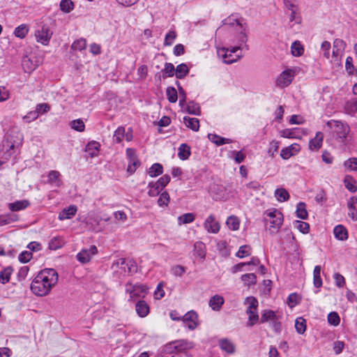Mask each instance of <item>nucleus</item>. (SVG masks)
I'll list each match as a JSON object with an SVG mask.
<instances>
[{"label": "nucleus", "instance_id": "f257e3e1", "mask_svg": "<svg viewBox=\"0 0 357 357\" xmlns=\"http://www.w3.org/2000/svg\"><path fill=\"white\" fill-rule=\"evenodd\" d=\"M59 275L53 268L41 270L33 278L31 283V290L38 296H45L50 294L51 290L57 284Z\"/></svg>", "mask_w": 357, "mask_h": 357}, {"label": "nucleus", "instance_id": "f03ea898", "mask_svg": "<svg viewBox=\"0 0 357 357\" xmlns=\"http://www.w3.org/2000/svg\"><path fill=\"white\" fill-rule=\"evenodd\" d=\"M264 220L266 225H269L267 227L268 231L271 234H275L278 232L282 225L283 214L276 208L268 209L264 213Z\"/></svg>", "mask_w": 357, "mask_h": 357}, {"label": "nucleus", "instance_id": "7ed1b4c3", "mask_svg": "<svg viewBox=\"0 0 357 357\" xmlns=\"http://www.w3.org/2000/svg\"><path fill=\"white\" fill-rule=\"evenodd\" d=\"M239 50V46L234 45L229 47H217V54L223 63L231 64L238 61L243 56V52Z\"/></svg>", "mask_w": 357, "mask_h": 357}, {"label": "nucleus", "instance_id": "20e7f679", "mask_svg": "<svg viewBox=\"0 0 357 357\" xmlns=\"http://www.w3.org/2000/svg\"><path fill=\"white\" fill-rule=\"evenodd\" d=\"M22 141L23 135L17 130L13 129L6 133L3 141V147L6 149L8 156H10L15 149L22 145Z\"/></svg>", "mask_w": 357, "mask_h": 357}, {"label": "nucleus", "instance_id": "39448f33", "mask_svg": "<svg viewBox=\"0 0 357 357\" xmlns=\"http://www.w3.org/2000/svg\"><path fill=\"white\" fill-rule=\"evenodd\" d=\"M327 126L333 130V136L340 143L345 144L347 137L350 131L347 124L339 121L332 120L327 123Z\"/></svg>", "mask_w": 357, "mask_h": 357}, {"label": "nucleus", "instance_id": "423d86ee", "mask_svg": "<svg viewBox=\"0 0 357 357\" xmlns=\"http://www.w3.org/2000/svg\"><path fill=\"white\" fill-rule=\"evenodd\" d=\"M112 268L119 272L121 275H125L126 273L129 274L136 272L137 266L132 260L121 258L113 263Z\"/></svg>", "mask_w": 357, "mask_h": 357}, {"label": "nucleus", "instance_id": "0eeeda50", "mask_svg": "<svg viewBox=\"0 0 357 357\" xmlns=\"http://www.w3.org/2000/svg\"><path fill=\"white\" fill-rule=\"evenodd\" d=\"M248 307L246 310V314L248 315V326H252L259 321V315L257 312L258 301L253 296L247 297L245 299Z\"/></svg>", "mask_w": 357, "mask_h": 357}, {"label": "nucleus", "instance_id": "6e6552de", "mask_svg": "<svg viewBox=\"0 0 357 357\" xmlns=\"http://www.w3.org/2000/svg\"><path fill=\"white\" fill-rule=\"evenodd\" d=\"M208 192L215 200H226L229 197L230 190L225 185L213 183L210 185Z\"/></svg>", "mask_w": 357, "mask_h": 357}, {"label": "nucleus", "instance_id": "1a4fd4ad", "mask_svg": "<svg viewBox=\"0 0 357 357\" xmlns=\"http://www.w3.org/2000/svg\"><path fill=\"white\" fill-rule=\"evenodd\" d=\"M147 287L143 284L128 282L126 284V291L129 294L130 299L144 298L147 294Z\"/></svg>", "mask_w": 357, "mask_h": 357}, {"label": "nucleus", "instance_id": "9d476101", "mask_svg": "<svg viewBox=\"0 0 357 357\" xmlns=\"http://www.w3.org/2000/svg\"><path fill=\"white\" fill-rule=\"evenodd\" d=\"M247 29L248 26H245L242 29L236 30V33L234 35V38L232 39V43L234 44V46H239V50L242 52L243 50H249V46L247 45L248 38L245 32Z\"/></svg>", "mask_w": 357, "mask_h": 357}, {"label": "nucleus", "instance_id": "9b49d317", "mask_svg": "<svg viewBox=\"0 0 357 357\" xmlns=\"http://www.w3.org/2000/svg\"><path fill=\"white\" fill-rule=\"evenodd\" d=\"M294 77V73L291 69L284 70L277 77L275 83L276 86L280 88H285L288 86Z\"/></svg>", "mask_w": 357, "mask_h": 357}, {"label": "nucleus", "instance_id": "f8f14e48", "mask_svg": "<svg viewBox=\"0 0 357 357\" xmlns=\"http://www.w3.org/2000/svg\"><path fill=\"white\" fill-rule=\"evenodd\" d=\"M98 253L96 245H91L89 248H84L77 253V259L82 264L88 263L93 255Z\"/></svg>", "mask_w": 357, "mask_h": 357}, {"label": "nucleus", "instance_id": "ddd939ff", "mask_svg": "<svg viewBox=\"0 0 357 357\" xmlns=\"http://www.w3.org/2000/svg\"><path fill=\"white\" fill-rule=\"evenodd\" d=\"M185 326L190 330H194L198 326V315L194 311L187 312L182 318Z\"/></svg>", "mask_w": 357, "mask_h": 357}, {"label": "nucleus", "instance_id": "4468645a", "mask_svg": "<svg viewBox=\"0 0 357 357\" xmlns=\"http://www.w3.org/2000/svg\"><path fill=\"white\" fill-rule=\"evenodd\" d=\"M126 155L129 159L128 172L130 173H134L137 167L139 165V162L137 158L135 150L133 149L128 148L126 149Z\"/></svg>", "mask_w": 357, "mask_h": 357}, {"label": "nucleus", "instance_id": "2eb2a0df", "mask_svg": "<svg viewBox=\"0 0 357 357\" xmlns=\"http://www.w3.org/2000/svg\"><path fill=\"white\" fill-rule=\"evenodd\" d=\"M220 227L218 221H217L212 215L207 218L204 222V228L209 233H218L220 230Z\"/></svg>", "mask_w": 357, "mask_h": 357}, {"label": "nucleus", "instance_id": "dca6fc26", "mask_svg": "<svg viewBox=\"0 0 357 357\" xmlns=\"http://www.w3.org/2000/svg\"><path fill=\"white\" fill-rule=\"evenodd\" d=\"M77 211V207L75 205H70L63 208L59 213L58 218L59 220H69L73 218Z\"/></svg>", "mask_w": 357, "mask_h": 357}, {"label": "nucleus", "instance_id": "f3484780", "mask_svg": "<svg viewBox=\"0 0 357 357\" xmlns=\"http://www.w3.org/2000/svg\"><path fill=\"white\" fill-rule=\"evenodd\" d=\"M222 22L223 26H229L233 27L235 31L247 26L245 23L243 24L241 20H238L234 15L229 16V17L225 19Z\"/></svg>", "mask_w": 357, "mask_h": 357}, {"label": "nucleus", "instance_id": "a211bd4d", "mask_svg": "<svg viewBox=\"0 0 357 357\" xmlns=\"http://www.w3.org/2000/svg\"><path fill=\"white\" fill-rule=\"evenodd\" d=\"M348 215L353 221H357V197H351L347 201Z\"/></svg>", "mask_w": 357, "mask_h": 357}, {"label": "nucleus", "instance_id": "6ab92c4d", "mask_svg": "<svg viewBox=\"0 0 357 357\" xmlns=\"http://www.w3.org/2000/svg\"><path fill=\"white\" fill-rule=\"evenodd\" d=\"M220 349L228 354H232L235 352V345L231 340L228 338H222L219 340Z\"/></svg>", "mask_w": 357, "mask_h": 357}, {"label": "nucleus", "instance_id": "aec40b11", "mask_svg": "<svg viewBox=\"0 0 357 357\" xmlns=\"http://www.w3.org/2000/svg\"><path fill=\"white\" fill-rule=\"evenodd\" d=\"M324 134L321 132H317L315 137L309 142V149L311 151L319 150L322 145Z\"/></svg>", "mask_w": 357, "mask_h": 357}, {"label": "nucleus", "instance_id": "412c9836", "mask_svg": "<svg viewBox=\"0 0 357 357\" xmlns=\"http://www.w3.org/2000/svg\"><path fill=\"white\" fill-rule=\"evenodd\" d=\"M52 33L50 32L47 28L43 27L40 31H38L36 33V39L38 43H40L43 45H47L50 38Z\"/></svg>", "mask_w": 357, "mask_h": 357}, {"label": "nucleus", "instance_id": "4be33fe9", "mask_svg": "<svg viewBox=\"0 0 357 357\" xmlns=\"http://www.w3.org/2000/svg\"><path fill=\"white\" fill-rule=\"evenodd\" d=\"M175 354L176 355L185 354L184 351L192 347V344L185 340H175Z\"/></svg>", "mask_w": 357, "mask_h": 357}, {"label": "nucleus", "instance_id": "5701e85b", "mask_svg": "<svg viewBox=\"0 0 357 357\" xmlns=\"http://www.w3.org/2000/svg\"><path fill=\"white\" fill-rule=\"evenodd\" d=\"M100 147V143L96 141H91L86 146L85 151L91 158H93L98 155Z\"/></svg>", "mask_w": 357, "mask_h": 357}, {"label": "nucleus", "instance_id": "b1692460", "mask_svg": "<svg viewBox=\"0 0 357 357\" xmlns=\"http://www.w3.org/2000/svg\"><path fill=\"white\" fill-rule=\"evenodd\" d=\"M135 310L140 317H145L149 313V306L144 301H139L135 305Z\"/></svg>", "mask_w": 357, "mask_h": 357}, {"label": "nucleus", "instance_id": "393cba45", "mask_svg": "<svg viewBox=\"0 0 357 357\" xmlns=\"http://www.w3.org/2000/svg\"><path fill=\"white\" fill-rule=\"evenodd\" d=\"M333 234L335 237L340 241H345L348 238L347 230L342 225H338L334 227Z\"/></svg>", "mask_w": 357, "mask_h": 357}, {"label": "nucleus", "instance_id": "a878e982", "mask_svg": "<svg viewBox=\"0 0 357 357\" xmlns=\"http://www.w3.org/2000/svg\"><path fill=\"white\" fill-rule=\"evenodd\" d=\"M290 28H293L295 24H301L302 22V17L299 8L290 10L289 14Z\"/></svg>", "mask_w": 357, "mask_h": 357}, {"label": "nucleus", "instance_id": "bb28decb", "mask_svg": "<svg viewBox=\"0 0 357 357\" xmlns=\"http://www.w3.org/2000/svg\"><path fill=\"white\" fill-rule=\"evenodd\" d=\"M29 202L28 200L24 199L10 203L8 204V207L11 211H18L25 209L29 206Z\"/></svg>", "mask_w": 357, "mask_h": 357}, {"label": "nucleus", "instance_id": "cd10ccee", "mask_svg": "<svg viewBox=\"0 0 357 357\" xmlns=\"http://www.w3.org/2000/svg\"><path fill=\"white\" fill-rule=\"evenodd\" d=\"M278 317L275 312L271 310H264L261 312L260 322L266 323V322H273L275 319H277Z\"/></svg>", "mask_w": 357, "mask_h": 357}, {"label": "nucleus", "instance_id": "c85d7f7f", "mask_svg": "<svg viewBox=\"0 0 357 357\" xmlns=\"http://www.w3.org/2000/svg\"><path fill=\"white\" fill-rule=\"evenodd\" d=\"M183 122L186 127L192 129L194 131H197L199 128V121L195 117L185 116Z\"/></svg>", "mask_w": 357, "mask_h": 357}, {"label": "nucleus", "instance_id": "c756f323", "mask_svg": "<svg viewBox=\"0 0 357 357\" xmlns=\"http://www.w3.org/2000/svg\"><path fill=\"white\" fill-rule=\"evenodd\" d=\"M224 303V299L222 296L215 295L209 301V306L214 311H218Z\"/></svg>", "mask_w": 357, "mask_h": 357}, {"label": "nucleus", "instance_id": "7c9ffc66", "mask_svg": "<svg viewBox=\"0 0 357 357\" xmlns=\"http://www.w3.org/2000/svg\"><path fill=\"white\" fill-rule=\"evenodd\" d=\"M208 137L211 142H213L218 146H220L225 144H229L232 142V140L231 139L225 138L215 134H208Z\"/></svg>", "mask_w": 357, "mask_h": 357}, {"label": "nucleus", "instance_id": "2f4dec72", "mask_svg": "<svg viewBox=\"0 0 357 357\" xmlns=\"http://www.w3.org/2000/svg\"><path fill=\"white\" fill-rule=\"evenodd\" d=\"M48 183L54 184L56 187L61 185V174L58 171L52 170L48 174Z\"/></svg>", "mask_w": 357, "mask_h": 357}, {"label": "nucleus", "instance_id": "473e14b6", "mask_svg": "<svg viewBox=\"0 0 357 357\" xmlns=\"http://www.w3.org/2000/svg\"><path fill=\"white\" fill-rule=\"evenodd\" d=\"M22 65L24 72L27 73H31L38 66L36 63L32 61V60L27 56L23 59Z\"/></svg>", "mask_w": 357, "mask_h": 357}, {"label": "nucleus", "instance_id": "72a5a7b5", "mask_svg": "<svg viewBox=\"0 0 357 357\" xmlns=\"http://www.w3.org/2000/svg\"><path fill=\"white\" fill-rule=\"evenodd\" d=\"M65 241L61 236L53 237L49 242L48 247L52 250H56L63 247Z\"/></svg>", "mask_w": 357, "mask_h": 357}, {"label": "nucleus", "instance_id": "f704fd0d", "mask_svg": "<svg viewBox=\"0 0 357 357\" xmlns=\"http://www.w3.org/2000/svg\"><path fill=\"white\" fill-rule=\"evenodd\" d=\"M296 217L302 219L306 220L308 217V213L306 209V204L304 202H299L296 206Z\"/></svg>", "mask_w": 357, "mask_h": 357}, {"label": "nucleus", "instance_id": "c9c22d12", "mask_svg": "<svg viewBox=\"0 0 357 357\" xmlns=\"http://www.w3.org/2000/svg\"><path fill=\"white\" fill-rule=\"evenodd\" d=\"M163 172L162 165L160 163H154L148 170V174L151 177H156Z\"/></svg>", "mask_w": 357, "mask_h": 357}, {"label": "nucleus", "instance_id": "e433bc0d", "mask_svg": "<svg viewBox=\"0 0 357 357\" xmlns=\"http://www.w3.org/2000/svg\"><path fill=\"white\" fill-rule=\"evenodd\" d=\"M275 197L280 202H286L289 199V194L284 188H278L275 190Z\"/></svg>", "mask_w": 357, "mask_h": 357}, {"label": "nucleus", "instance_id": "4c0bfd02", "mask_svg": "<svg viewBox=\"0 0 357 357\" xmlns=\"http://www.w3.org/2000/svg\"><path fill=\"white\" fill-rule=\"evenodd\" d=\"M344 183L345 188L351 192H355L357 190V186L356 185V181L351 176L347 175L344 178Z\"/></svg>", "mask_w": 357, "mask_h": 357}, {"label": "nucleus", "instance_id": "58836bf2", "mask_svg": "<svg viewBox=\"0 0 357 357\" xmlns=\"http://www.w3.org/2000/svg\"><path fill=\"white\" fill-rule=\"evenodd\" d=\"M12 273H13V268L10 266L4 268L0 272V282L3 284L8 282Z\"/></svg>", "mask_w": 357, "mask_h": 357}, {"label": "nucleus", "instance_id": "ea45409f", "mask_svg": "<svg viewBox=\"0 0 357 357\" xmlns=\"http://www.w3.org/2000/svg\"><path fill=\"white\" fill-rule=\"evenodd\" d=\"M343 166L348 171L357 172V158L352 157L346 160Z\"/></svg>", "mask_w": 357, "mask_h": 357}, {"label": "nucleus", "instance_id": "a19ab883", "mask_svg": "<svg viewBox=\"0 0 357 357\" xmlns=\"http://www.w3.org/2000/svg\"><path fill=\"white\" fill-rule=\"evenodd\" d=\"M226 225L229 229L236 231L239 229L240 221L236 216L231 215L227 219Z\"/></svg>", "mask_w": 357, "mask_h": 357}, {"label": "nucleus", "instance_id": "79ce46f5", "mask_svg": "<svg viewBox=\"0 0 357 357\" xmlns=\"http://www.w3.org/2000/svg\"><path fill=\"white\" fill-rule=\"evenodd\" d=\"M178 151V156L181 160H186L190 155V147L186 144H181Z\"/></svg>", "mask_w": 357, "mask_h": 357}, {"label": "nucleus", "instance_id": "37998d69", "mask_svg": "<svg viewBox=\"0 0 357 357\" xmlns=\"http://www.w3.org/2000/svg\"><path fill=\"white\" fill-rule=\"evenodd\" d=\"M189 72V69L186 64L181 63L178 65L175 70L176 77L178 79L183 78Z\"/></svg>", "mask_w": 357, "mask_h": 357}, {"label": "nucleus", "instance_id": "c03bdc74", "mask_svg": "<svg viewBox=\"0 0 357 357\" xmlns=\"http://www.w3.org/2000/svg\"><path fill=\"white\" fill-rule=\"evenodd\" d=\"M29 29L27 26L22 24L15 29L14 35L17 38H24L27 35Z\"/></svg>", "mask_w": 357, "mask_h": 357}, {"label": "nucleus", "instance_id": "a18cd8bd", "mask_svg": "<svg viewBox=\"0 0 357 357\" xmlns=\"http://www.w3.org/2000/svg\"><path fill=\"white\" fill-rule=\"evenodd\" d=\"M295 328L298 333L303 334L306 330V321L303 317H298L295 321Z\"/></svg>", "mask_w": 357, "mask_h": 357}, {"label": "nucleus", "instance_id": "49530a36", "mask_svg": "<svg viewBox=\"0 0 357 357\" xmlns=\"http://www.w3.org/2000/svg\"><path fill=\"white\" fill-rule=\"evenodd\" d=\"M241 280L246 286L255 284L257 281V277L254 273H246L241 275Z\"/></svg>", "mask_w": 357, "mask_h": 357}, {"label": "nucleus", "instance_id": "de8ad7c7", "mask_svg": "<svg viewBox=\"0 0 357 357\" xmlns=\"http://www.w3.org/2000/svg\"><path fill=\"white\" fill-rule=\"evenodd\" d=\"M178 220V224L179 225H183V224H188L195 220V215L192 213H185L182 215H180L177 218Z\"/></svg>", "mask_w": 357, "mask_h": 357}, {"label": "nucleus", "instance_id": "09e8293b", "mask_svg": "<svg viewBox=\"0 0 357 357\" xmlns=\"http://www.w3.org/2000/svg\"><path fill=\"white\" fill-rule=\"evenodd\" d=\"M59 6L61 11L68 13L73 10L74 3L71 0H61Z\"/></svg>", "mask_w": 357, "mask_h": 357}, {"label": "nucleus", "instance_id": "8fccbe9b", "mask_svg": "<svg viewBox=\"0 0 357 357\" xmlns=\"http://www.w3.org/2000/svg\"><path fill=\"white\" fill-rule=\"evenodd\" d=\"M149 192L148 195L150 197H156L162 191V188H160L156 182H150L149 183Z\"/></svg>", "mask_w": 357, "mask_h": 357}, {"label": "nucleus", "instance_id": "3c124183", "mask_svg": "<svg viewBox=\"0 0 357 357\" xmlns=\"http://www.w3.org/2000/svg\"><path fill=\"white\" fill-rule=\"evenodd\" d=\"M291 54L295 56H299L303 53V47L300 42L295 41L291 46Z\"/></svg>", "mask_w": 357, "mask_h": 357}, {"label": "nucleus", "instance_id": "603ef678", "mask_svg": "<svg viewBox=\"0 0 357 357\" xmlns=\"http://www.w3.org/2000/svg\"><path fill=\"white\" fill-rule=\"evenodd\" d=\"M86 47V41L84 38H79L75 40L71 45V48L75 51H82L85 50Z\"/></svg>", "mask_w": 357, "mask_h": 357}, {"label": "nucleus", "instance_id": "864d4df0", "mask_svg": "<svg viewBox=\"0 0 357 357\" xmlns=\"http://www.w3.org/2000/svg\"><path fill=\"white\" fill-rule=\"evenodd\" d=\"M125 136V128L119 126L115 131L113 135V140L116 143H121Z\"/></svg>", "mask_w": 357, "mask_h": 357}, {"label": "nucleus", "instance_id": "5fc2aeb1", "mask_svg": "<svg viewBox=\"0 0 357 357\" xmlns=\"http://www.w3.org/2000/svg\"><path fill=\"white\" fill-rule=\"evenodd\" d=\"M251 255V248L248 245H242L239 248L236 256L238 258H243Z\"/></svg>", "mask_w": 357, "mask_h": 357}, {"label": "nucleus", "instance_id": "6e6d98bb", "mask_svg": "<svg viewBox=\"0 0 357 357\" xmlns=\"http://www.w3.org/2000/svg\"><path fill=\"white\" fill-rule=\"evenodd\" d=\"M166 95L170 102H176L178 99L176 90L172 86H169L166 89Z\"/></svg>", "mask_w": 357, "mask_h": 357}, {"label": "nucleus", "instance_id": "4d7b16f0", "mask_svg": "<svg viewBox=\"0 0 357 357\" xmlns=\"http://www.w3.org/2000/svg\"><path fill=\"white\" fill-rule=\"evenodd\" d=\"M70 127L72 129L78 132H83L85 129L84 123L80 119L72 121L70 122Z\"/></svg>", "mask_w": 357, "mask_h": 357}, {"label": "nucleus", "instance_id": "13d9d810", "mask_svg": "<svg viewBox=\"0 0 357 357\" xmlns=\"http://www.w3.org/2000/svg\"><path fill=\"white\" fill-rule=\"evenodd\" d=\"M294 225L303 234H307L309 232L310 225L308 223L301 220H295Z\"/></svg>", "mask_w": 357, "mask_h": 357}, {"label": "nucleus", "instance_id": "bf43d9fd", "mask_svg": "<svg viewBox=\"0 0 357 357\" xmlns=\"http://www.w3.org/2000/svg\"><path fill=\"white\" fill-rule=\"evenodd\" d=\"M328 322L334 326H338L340 322V316L335 312H330L328 315Z\"/></svg>", "mask_w": 357, "mask_h": 357}, {"label": "nucleus", "instance_id": "052dcab7", "mask_svg": "<svg viewBox=\"0 0 357 357\" xmlns=\"http://www.w3.org/2000/svg\"><path fill=\"white\" fill-rule=\"evenodd\" d=\"M176 33L174 31H169L165 36L164 45L171 46L176 39Z\"/></svg>", "mask_w": 357, "mask_h": 357}, {"label": "nucleus", "instance_id": "680f3d73", "mask_svg": "<svg viewBox=\"0 0 357 357\" xmlns=\"http://www.w3.org/2000/svg\"><path fill=\"white\" fill-rule=\"evenodd\" d=\"M279 149V142L275 140H273L270 142L268 149V153L273 157L275 153L278 152Z\"/></svg>", "mask_w": 357, "mask_h": 357}, {"label": "nucleus", "instance_id": "e2e57ef3", "mask_svg": "<svg viewBox=\"0 0 357 357\" xmlns=\"http://www.w3.org/2000/svg\"><path fill=\"white\" fill-rule=\"evenodd\" d=\"M169 201V195L167 192H163L158 200V204L160 206H167Z\"/></svg>", "mask_w": 357, "mask_h": 357}, {"label": "nucleus", "instance_id": "0e129e2a", "mask_svg": "<svg viewBox=\"0 0 357 357\" xmlns=\"http://www.w3.org/2000/svg\"><path fill=\"white\" fill-rule=\"evenodd\" d=\"M231 154L233 156V158H234V161L236 162V163H238V164H240L241 162H242L245 158V155L244 153H243L241 151H233L231 152Z\"/></svg>", "mask_w": 357, "mask_h": 357}, {"label": "nucleus", "instance_id": "69168bd1", "mask_svg": "<svg viewBox=\"0 0 357 357\" xmlns=\"http://www.w3.org/2000/svg\"><path fill=\"white\" fill-rule=\"evenodd\" d=\"M50 106L47 103H40L36 105L34 111L39 116L40 114L47 112L50 110Z\"/></svg>", "mask_w": 357, "mask_h": 357}, {"label": "nucleus", "instance_id": "338daca9", "mask_svg": "<svg viewBox=\"0 0 357 357\" xmlns=\"http://www.w3.org/2000/svg\"><path fill=\"white\" fill-rule=\"evenodd\" d=\"M175 70L176 68L172 63H165V68L162 71L166 73L168 77H172L174 74Z\"/></svg>", "mask_w": 357, "mask_h": 357}, {"label": "nucleus", "instance_id": "774afa93", "mask_svg": "<svg viewBox=\"0 0 357 357\" xmlns=\"http://www.w3.org/2000/svg\"><path fill=\"white\" fill-rule=\"evenodd\" d=\"M163 283L160 282L156 289L154 291V297L155 299H161L165 296V291L163 289Z\"/></svg>", "mask_w": 357, "mask_h": 357}]
</instances>
